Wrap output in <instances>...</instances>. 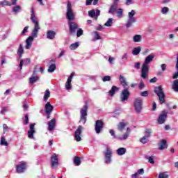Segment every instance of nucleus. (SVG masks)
I'll return each instance as SVG.
<instances>
[{
  "mask_svg": "<svg viewBox=\"0 0 178 178\" xmlns=\"http://www.w3.org/2000/svg\"><path fill=\"white\" fill-rule=\"evenodd\" d=\"M130 131H131L130 128L128 127L127 129L126 133L124 135L119 136L118 140H127V138H129V136H130Z\"/></svg>",
  "mask_w": 178,
  "mask_h": 178,
  "instance_id": "nucleus-21",
  "label": "nucleus"
},
{
  "mask_svg": "<svg viewBox=\"0 0 178 178\" xmlns=\"http://www.w3.org/2000/svg\"><path fill=\"white\" fill-rule=\"evenodd\" d=\"M51 165L53 169H55L56 166H58L59 165V161H58V155H56L55 153L51 156Z\"/></svg>",
  "mask_w": 178,
  "mask_h": 178,
  "instance_id": "nucleus-13",
  "label": "nucleus"
},
{
  "mask_svg": "<svg viewBox=\"0 0 178 178\" xmlns=\"http://www.w3.org/2000/svg\"><path fill=\"white\" fill-rule=\"evenodd\" d=\"M24 52V49H23V44H20L17 50V54L19 58H22L23 53Z\"/></svg>",
  "mask_w": 178,
  "mask_h": 178,
  "instance_id": "nucleus-29",
  "label": "nucleus"
},
{
  "mask_svg": "<svg viewBox=\"0 0 178 178\" xmlns=\"http://www.w3.org/2000/svg\"><path fill=\"white\" fill-rule=\"evenodd\" d=\"M166 119H168V111H163L159 115L157 122L159 123V124H163V123L166 122Z\"/></svg>",
  "mask_w": 178,
  "mask_h": 178,
  "instance_id": "nucleus-9",
  "label": "nucleus"
},
{
  "mask_svg": "<svg viewBox=\"0 0 178 178\" xmlns=\"http://www.w3.org/2000/svg\"><path fill=\"white\" fill-rule=\"evenodd\" d=\"M154 92L159 97V103L161 104H164L165 102V92H163V89L161 86L154 88Z\"/></svg>",
  "mask_w": 178,
  "mask_h": 178,
  "instance_id": "nucleus-4",
  "label": "nucleus"
},
{
  "mask_svg": "<svg viewBox=\"0 0 178 178\" xmlns=\"http://www.w3.org/2000/svg\"><path fill=\"white\" fill-rule=\"evenodd\" d=\"M27 30H29V26H25L21 33L22 35H24V34H26V33H27Z\"/></svg>",
  "mask_w": 178,
  "mask_h": 178,
  "instance_id": "nucleus-53",
  "label": "nucleus"
},
{
  "mask_svg": "<svg viewBox=\"0 0 178 178\" xmlns=\"http://www.w3.org/2000/svg\"><path fill=\"white\" fill-rule=\"evenodd\" d=\"M104 129V122L101 120H98L95 122V130L97 134H99Z\"/></svg>",
  "mask_w": 178,
  "mask_h": 178,
  "instance_id": "nucleus-10",
  "label": "nucleus"
},
{
  "mask_svg": "<svg viewBox=\"0 0 178 178\" xmlns=\"http://www.w3.org/2000/svg\"><path fill=\"white\" fill-rule=\"evenodd\" d=\"M161 70H162L163 72H165V70H166V64H162V65H161Z\"/></svg>",
  "mask_w": 178,
  "mask_h": 178,
  "instance_id": "nucleus-61",
  "label": "nucleus"
},
{
  "mask_svg": "<svg viewBox=\"0 0 178 178\" xmlns=\"http://www.w3.org/2000/svg\"><path fill=\"white\" fill-rule=\"evenodd\" d=\"M134 16H136V10H131V12L128 13V19L125 24L127 29H130V27L133 26V24L137 22V19Z\"/></svg>",
  "mask_w": 178,
  "mask_h": 178,
  "instance_id": "nucleus-3",
  "label": "nucleus"
},
{
  "mask_svg": "<svg viewBox=\"0 0 178 178\" xmlns=\"http://www.w3.org/2000/svg\"><path fill=\"white\" fill-rule=\"evenodd\" d=\"M73 77H74V72H72L68 77L65 87L66 88V90H67V91H69V90H72V80H73Z\"/></svg>",
  "mask_w": 178,
  "mask_h": 178,
  "instance_id": "nucleus-15",
  "label": "nucleus"
},
{
  "mask_svg": "<svg viewBox=\"0 0 178 178\" xmlns=\"http://www.w3.org/2000/svg\"><path fill=\"white\" fill-rule=\"evenodd\" d=\"M55 35H56V33L54 31H49L47 33V38H49V40H54L55 38Z\"/></svg>",
  "mask_w": 178,
  "mask_h": 178,
  "instance_id": "nucleus-24",
  "label": "nucleus"
},
{
  "mask_svg": "<svg viewBox=\"0 0 178 178\" xmlns=\"http://www.w3.org/2000/svg\"><path fill=\"white\" fill-rule=\"evenodd\" d=\"M113 60H115V58L110 56L109 58H108V62L110 63H113Z\"/></svg>",
  "mask_w": 178,
  "mask_h": 178,
  "instance_id": "nucleus-62",
  "label": "nucleus"
},
{
  "mask_svg": "<svg viewBox=\"0 0 178 178\" xmlns=\"http://www.w3.org/2000/svg\"><path fill=\"white\" fill-rule=\"evenodd\" d=\"M111 76H105L103 77L102 80L104 82L105 81H111Z\"/></svg>",
  "mask_w": 178,
  "mask_h": 178,
  "instance_id": "nucleus-49",
  "label": "nucleus"
},
{
  "mask_svg": "<svg viewBox=\"0 0 178 178\" xmlns=\"http://www.w3.org/2000/svg\"><path fill=\"white\" fill-rule=\"evenodd\" d=\"M94 34V38L95 40H101V36L99 35V33H98L97 31H95L93 32Z\"/></svg>",
  "mask_w": 178,
  "mask_h": 178,
  "instance_id": "nucleus-43",
  "label": "nucleus"
},
{
  "mask_svg": "<svg viewBox=\"0 0 178 178\" xmlns=\"http://www.w3.org/2000/svg\"><path fill=\"white\" fill-rule=\"evenodd\" d=\"M48 130H49V131H52V130L55 129V119H52L51 121H49L48 123Z\"/></svg>",
  "mask_w": 178,
  "mask_h": 178,
  "instance_id": "nucleus-25",
  "label": "nucleus"
},
{
  "mask_svg": "<svg viewBox=\"0 0 178 178\" xmlns=\"http://www.w3.org/2000/svg\"><path fill=\"white\" fill-rule=\"evenodd\" d=\"M141 40H143L141 35H135L133 38L134 42H140Z\"/></svg>",
  "mask_w": 178,
  "mask_h": 178,
  "instance_id": "nucleus-28",
  "label": "nucleus"
},
{
  "mask_svg": "<svg viewBox=\"0 0 178 178\" xmlns=\"http://www.w3.org/2000/svg\"><path fill=\"white\" fill-rule=\"evenodd\" d=\"M159 178H169V175L167 172H160Z\"/></svg>",
  "mask_w": 178,
  "mask_h": 178,
  "instance_id": "nucleus-40",
  "label": "nucleus"
},
{
  "mask_svg": "<svg viewBox=\"0 0 178 178\" xmlns=\"http://www.w3.org/2000/svg\"><path fill=\"white\" fill-rule=\"evenodd\" d=\"M31 20L32 23H33L34 27L32 31V36H29L26 40V49H30V48H31V45H33V41L34 40V38H37L38 31L41 30V27L40 26V22H38V19H37V17H35V13L34 12V9L33 8H31Z\"/></svg>",
  "mask_w": 178,
  "mask_h": 178,
  "instance_id": "nucleus-1",
  "label": "nucleus"
},
{
  "mask_svg": "<svg viewBox=\"0 0 178 178\" xmlns=\"http://www.w3.org/2000/svg\"><path fill=\"white\" fill-rule=\"evenodd\" d=\"M35 126V124H30V130L28 131V137L29 138H34V133H35V130H34V127Z\"/></svg>",
  "mask_w": 178,
  "mask_h": 178,
  "instance_id": "nucleus-18",
  "label": "nucleus"
},
{
  "mask_svg": "<svg viewBox=\"0 0 178 178\" xmlns=\"http://www.w3.org/2000/svg\"><path fill=\"white\" fill-rule=\"evenodd\" d=\"M131 177L132 178H137V177H138V173L136 172L135 174H133L131 175Z\"/></svg>",
  "mask_w": 178,
  "mask_h": 178,
  "instance_id": "nucleus-64",
  "label": "nucleus"
},
{
  "mask_svg": "<svg viewBox=\"0 0 178 178\" xmlns=\"http://www.w3.org/2000/svg\"><path fill=\"white\" fill-rule=\"evenodd\" d=\"M172 89L176 92H178V79H176L173 81Z\"/></svg>",
  "mask_w": 178,
  "mask_h": 178,
  "instance_id": "nucleus-32",
  "label": "nucleus"
},
{
  "mask_svg": "<svg viewBox=\"0 0 178 178\" xmlns=\"http://www.w3.org/2000/svg\"><path fill=\"white\" fill-rule=\"evenodd\" d=\"M112 24H113V19L109 18L107 20V22L104 24V26H106V27H111Z\"/></svg>",
  "mask_w": 178,
  "mask_h": 178,
  "instance_id": "nucleus-36",
  "label": "nucleus"
},
{
  "mask_svg": "<svg viewBox=\"0 0 178 178\" xmlns=\"http://www.w3.org/2000/svg\"><path fill=\"white\" fill-rule=\"evenodd\" d=\"M109 133L111 134V136H112V137H113V138H116V136L115 135V131L113 129H111L109 131Z\"/></svg>",
  "mask_w": 178,
  "mask_h": 178,
  "instance_id": "nucleus-56",
  "label": "nucleus"
},
{
  "mask_svg": "<svg viewBox=\"0 0 178 178\" xmlns=\"http://www.w3.org/2000/svg\"><path fill=\"white\" fill-rule=\"evenodd\" d=\"M49 97H51V92L49 90V89L46 90V91L44 92V97H43V100L47 102L48 101V98H49Z\"/></svg>",
  "mask_w": 178,
  "mask_h": 178,
  "instance_id": "nucleus-27",
  "label": "nucleus"
},
{
  "mask_svg": "<svg viewBox=\"0 0 178 178\" xmlns=\"http://www.w3.org/2000/svg\"><path fill=\"white\" fill-rule=\"evenodd\" d=\"M104 158H105V163H111V158H112V149L109 148L108 147H106V151L104 152Z\"/></svg>",
  "mask_w": 178,
  "mask_h": 178,
  "instance_id": "nucleus-8",
  "label": "nucleus"
},
{
  "mask_svg": "<svg viewBox=\"0 0 178 178\" xmlns=\"http://www.w3.org/2000/svg\"><path fill=\"white\" fill-rule=\"evenodd\" d=\"M117 17H123V9L119 8L117 10Z\"/></svg>",
  "mask_w": 178,
  "mask_h": 178,
  "instance_id": "nucleus-38",
  "label": "nucleus"
},
{
  "mask_svg": "<svg viewBox=\"0 0 178 178\" xmlns=\"http://www.w3.org/2000/svg\"><path fill=\"white\" fill-rule=\"evenodd\" d=\"M13 12H18V10H20V6H16L13 8Z\"/></svg>",
  "mask_w": 178,
  "mask_h": 178,
  "instance_id": "nucleus-57",
  "label": "nucleus"
},
{
  "mask_svg": "<svg viewBox=\"0 0 178 178\" xmlns=\"http://www.w3.org/2000/svg\"><path fill=\"white\" fill-rule=\"evenodd\" d=\"M82 131H83V126L79 125L74 134V137H75L76 141H81Z\"/></svg>",
  "mask_w": 178,
  "mask_h": 178,
  "instance_id": "nucleus-14",
  "label": "nucleus"
},
{
  "mask_svg": "<svg viewBox=\"0 0 178 178\" xmlns=\"http://www.w3.org/2000/svg\"><path fill=\"white\" fill-rule=\"evenodd\" d=\"M144 87H145V84L144 83V82L141 81L139 83V89L143 90V88H144Z\"/></svg>",
  "mask_w": 178,
  "mask_h": 178,
  "instance_id": "nucleus-55",
  "label": "nucleus"
},
{
  "mask_svg": "<svg viewBox=\"0 0 178 178\" xmlns=\"http://www.w3.org/2000/svg\"><path fill=\"white\" fill-rule=\"evenodd\" d=\"M94 0H86V6H89V5H91L92 3V1H93Z\"/></svg>",
  "mask_w": 178,
  "mask_h": 178,
  "instance_id": "nucleus-60",
  "label": "nucleus"
},
{
  "mask_svg": "<svg viewBox=\"0 0 178 178\" xmlns=\"http://www.w3.org/2000/svg\"><path fill=\"white\" fill-rule=\"evenodd\" d=\"M140 52H141V47H135L132 51L133 55H138Z\"/></svg>",
  "mask_w": 178,
  "mask_h": 178,
  "instance_id": "nucleus-35",
  "label": "nucleus"
},
{
  "mask_svg": "<svg viewBox=\"0 0 178 178\" xmlns=\"http://www.w3.org/2000/svg\"><path fill=\"white\" fill-rule=\"evenodd\" d=\"M88 15H89L90 17H95V10H90V11L88 12Z\"/></svg>",
  "mask_w": 178,
  "mask_h": 178,
  "instance_id": "nucleus-47",
  "label": "nucleus"
},
{
  "mask_svg": "<svg viewBox=\"0 0 178 178\" xmlns=\"http://www.w3.org/2000/svg\"><path fill=\"white\" fill-rule=\"evenodd\" d=\"M68 26L70 34H74V33H76V30L79 29V25L73 22H68Z\"/></svg>",
  "mask_w": 178,
  "mask_h": 178,
  "instance_id": "nucleus-16",
  "label": "nucleus"
},
{
  "mask_svg": "<svg viewBox=\"0 0 178 178\" xmlns=\"http://www.w3.org/2000/svg\"><path fill=\"white\" fill-rule=\"evenodd\" d=\"M140 143H142L143 144H147V143H148V138H145V136H143L140 139Z\"/></svg>",
  "mask_w": 178,
  "mask_h": 178,
  "instance_id": "nucleus-48",
  "label": "nucleus"
},
{
  "mask_svg": "<svg viewBox=\"0 0 178 178\" xmlns=\"http://www.w3.org/2000/svg\"><path fill=\"white\" fill-rule=\"evenodd\" d=\"M27 168V163L26 162H20L19 165L16 166V170L17 173H23Z\"/></svg>",
  "mask_w": 178,
  "mask_h": 178,
  "instance_id": "nucleus-12",
  "label": "nucleus"
},
{
  "mask_svg": "<svg viewBox=\"0 0 178 178\" xmlns=\"http://www.w3.org/2000/svg\"><path fill=\"white\" fill-rule=\"evenodd\" d=\"M154 58L155 54H151L145 58L141 69L142 79H147V77H148V72H149V65L154 60Z\"/></svg>",
  "mask_w": 178,
  "mask_h": 178,
  "instance_id": "nucleus-2",
  "label": "nucleus"
},
{
  "mask_svg": "<svg viewBox=\"0 0 178 178\" xmlns=\"http://www.w3.org/2000/svg\"><path fill=\"white\" fill-rule=\"evenodd\" d=\"M129 124L127 122H125L124 120H122V122H120L117 125V129L118 131H123L124 130V128Z\"/></svg>",
  "mask_w": 178,
  "mask_h": 178,
  "instance_id": "nucleus-17",
  "label": "nucleus"
},
{
  "mask_svg": "<svg viewBox=\"0 0 178 178\" xmlns=\"http://www.w3.org/2000/svg\"><path fill=\"white\" fill-rule=\"evenodd\" d=\"M24 124H29V114L25 115V119L24 120Z\"/></svg>",
  "mask_w": 178,
  "mask_h": 178,
  "instance_id": "nucleus-50",
  "label": "nucleus"
},
{
  "mask_svg": "<svg viewBox=\"0 0 178 178\" xmlns=\"http://www.w3.org/2000/svg\"><path fill=\"white\" fill-rule=\"evenodd\" d=\"M128 58H129V54H127V53L124 54L123 56H122V59L123 60H127Z\"/></svg>",
  "mask_w": 178,
  "mask_h": 178,
  "instance_id": "nucleus-54",
  "label": "nucleus"
},
{
  "mask_svg": "<svg viewBox=\"0 0 178 178\" xmlns=\"http://www.w3.org/2000/svg\"><path fill=\"white\" fill-rule=\"evenodd\" d=\"M167 147H168V145H166V140H162L161 143L159 144V149L162 151Z\"/></svg>",
  "mask_w": 178,
  "mask_h": 178,
  "instance_id": "nucleus-23",
  "label": "nucleus"
},
{
  "mask_svg": "<svg viewBox=\"0 0 178 178\" xmlns=\"http://www.w3.org/2000/svg\"><path fill=\"white\" fill-rule=\"evenodd\" d=\"M169 12V8L168 7H164L161 9V13L163 15H166Z\"/></svg>",
  "mask_w": 178,
  "mask_h": 178,
  "instance_id": "nucleus-45",
  "label": "nucleus"
},
{
  "mask_svg": "<svg viewBox=\"0 0 178 178\" xmlns=\"http://www.w3.org/2000/svg\"><path fill=\"white\" fill-rule=\"evenodd\" d=\"M136 173H138V175H144V169H139Z\"/></svg>",
  "mask_w": 178,
  "mask_h": 178,
  "instance_id": "nucleus-58",
  "label": "nucleus"
},
{
  "mask_svg": "<svg viewBox=\"0 0 178 178\" xmlns=\"http://www.w3.org/2000/svg\"><path fill=\"white\" fill-rule=\"evenodd\" d=\"M118 90H119V88L116 86H112L111 90L108 92L111 97H113V95H115V92H116V91H118Z\"/></svg>",
  "mask_w": 178,
  "mask_h": 178,
  "instance_id": "nucleus-30",
  "label": "nucleus"
},
{
  "mask_svg": "<svg viewBox=\"0 0 178 178\" xmlns=\"http://www.w3.org/2000/svg\"><path fill=\"white\" fill-rule=\"evenodd\" d=\"M118 10V3L114 1L113 4L110 6L108 10V13L110 15H115V13Z\"/></svg>",
  "mask_w": 178,
  "mask_h": 178,
  "instance_id": "nucleus-19",
  "label": "nucleus"
},
{
  "mask_svg": "<svg viewBox=\"0 0 178 178\" xmlns=\"http://www.w3.org/2000/svg\"><path fill=\"white\" fill-rule=\"evenodd\" d=\"M38 81V76H32L29 79V83L31 84H34L35 81Z\"/></svg>",
  "mask_w": 178,
  "mask_h": 178,
  "instance_id": "nucleus-39",
  "label": "nucleus"
},
{
  "mask_svg": "<svg viewBox=\"0 0 178 178\" xmlns=\"http://www.w3.org/2000/svg\"><path fill=\"white\" fill-rule=\"evenodd\" d=\"M79 45H80V44H79V42L72 44L70 46V49H71L72 51H74V49H77V48H79Z\"/></svg>",
  "mask_w": 178,
  "mask_h": 178,
  "instance_id": "nucleus-34",
  "label": "nucleus"
},
{
  "mask_svg": "<svg viewBox=\"0 0 178 178\" xmlns=\"http://www.w3.org/2000/svg\"><path fill=\"white\" fill-rule=\"evenodd\" d=\"M140 65H141V63H136L135 64V69H140Z\"/></svg>",
  "mask_w": 178,
  "mask_h": 178,
  "instance_id": "nucleus-63",
  "label": "nucleus"
},
{
  "mask_svg": "<svg viewBox=\"0 0 178 178\" xmlns=\"http://www.w3.org/2000/svg\"><path fill=\"white\" fill-rule=\"evenodd\" d=\"M66 17L69 22H73L75 19L74 13H73V10L72 9V3L70 1H67V3Z\"/></svg>",
  "mask_w": 178,
  "mask_h": 178,
  "instance_id": "nucleus-6",
  "label": "nucleus"
},
{
  "mask_svg": "<svg viewBox=\"0 0 178 178\" xmlns=\"http://www.w3.org/2000/svg\"><path fill=\"white\" fill-rule=\"evenodd\" d=\"M154 156H146V159H148V162L152 164L155 163V161H154Z\"/></svg>",
  "mask_w": 178,
  "mask_h": 178,
  "instance_id": "nucleus-42",
  "label": "nucleus"
},
{
  "mask_svg": "<svg viewBox=\"0 0 178 178\" xmlns=\"http://www.w3.org/2000/svg\"><path fill=\"white\" fill-rule=\"evenodd\" d=\"M124 89L122 90L120 95L121 102H124V101H127L129 99V97H130V92L127 90V88H124Z\"/></svg>",
  "mask_w": 178,
  "mask_h": 178,
  "instance_id": "nucleus-11",
  "label": "nucleus"
},
{
  "mask_svg": "<svg viewBox=\"0 0 178 178\" xmlns=\"http://www.w3.org/2000/svg\"><path fill=\"white\" fill-rule=\"evenodd\" d=\"M116 152L118 155H119L120 156H122V155H124V154H126L127 150H126V148L124 147H120L116 150Z\"/></svg>",
  "mask_w": 178,
  "mask_h": 178,
  "instance_id": "nucleus-26",
  "label": "nucleus"
},
{
  "mask_svg": "<svg viewBox=\"0 0 178 178\" xmlns=\"http://www.w3.org/2000/svg\"><path fill=\"white\" fill-rule=\"evenodd\" d=\"M83 29H79L77 32H76V37H81V35H83Z\"/></svg>",
  "mask_w": 178,
  "mask_h": 178,
  "instance_id": "nucleus-46",
  "label": "nucleus"
},
{
  "mask_svg": "<svg viewBox=\"0 0 178 178\" xmlns=\"http://www.w3.org/2000/svg\"><path fill=\"white\" fill-rule=\"evenodd\" d=\"M1 145H5L6 147H8L9 144L8 143V141H6V139H5V137L2 136L1 138Z\"/></svg>",
  "mask_w": 178,
  "mask_h": 178,
  "instance_id": "nucleus-37",
  "label": "nucleus"
},
{
  "mask_svg": "<svg viewBox=\"0 0 178 178\" xmlns=\"http://www.w3.org/2000/svg\"><path fill=\"white\" fill-rule=\"evenodd\" d=\"M144 137L146 138H149V137H151V129H146Z\"/></svg>",
  "mask_w": 178,
  "mask_h": 178,
  "instance_id": "nucleus-41",
  "label": "nucleus"
},
{
  "mask_svg": "<svg viewBox=\"0 0 178 178\" xmlns=\"http://www.w3.org/2000/svg\"><path fill=\"white\" fill-rule=\"evenodd\" d=\"M99 15H101V10H96V12H95V20H97L98 16H99Z\"/></svg>",
  "mask_w": 178,
  "mask_h": 178,
  "instance_id": "nucleus-51",
  "label": "nucleus"
},
{
  "mask_svg": "<svg viewBox=\"0 0 178 178\" xmlns=\"http://www.w3.org/2000/svg\"><path fill=\"white\" fill-rule=\"evenodd\" d=\"M119 80L121 83V85L122 86V87L124 88H126V87H127V86H129V84L127 83V81H126L125 77L123 76V75H120Z\"/></svg>",
  "mask_w": 178,
  "mask_h": 178,
  "instance_id": "nucleus-22",
  "label": "nucleus"
},
{
  "mask_svg": "<svg viewBox=\"0 0 178 178\" xmlns=\"http://www.w3.org/2000/svg\"><path fill=\"white\" fill-rule=\"evenodd\" d=\"M88 109V104H87V102H86L85 105L80 111L81 118H80L79 122L83 124H85L86 122H87V110Z\"/></svg>",
  "mask_w": 178,
  "mask_h": 178,
  "instance_id": "nucleus-5",
  "label": "nucleus"
},
{
  "mask_svg": "<svg viewBox=\"0 0 178 178\" xmlns=\"http://www.w3.org/2000/svg\"><path fill=\"white\" fill-rule=\"evenodd\" d=\"M44 109L47 115H51L54 111V106L51 105L50 102H47L44 106Z\"/></svg>",
  "mask_w": 178,
  "mask_h": 178,
  "instance_id": "nucleus-20",
  "label": "nucleus"
},
{
  "mask_svg": "<svg viewBox=\"0 0 178 178\" xmlns=\"http://www.w3.org/2000/svg\"><path fill=\"white\" fill-rule=\"evenodd\" d=\"M74 163L76 166H80L81 165V161L80 160V157L74 156Z\"/></svg>",
  "mask_w": 178,
  "mask_h": 178,
  "instance_id": "nucleus-31",
  "label": "nucleus"
},
{
  "mask_svg": "<svg viewBox=\"0 0 178 178\" xmlns=\"http://www.w3.org/2000/svg\"><path fill=\"white\" fill-rule=\"evenodd\" d=\"M1 5H5L7 6H12V3H9V1L6 0H3V1L0 2Z\"/></svg>",
  "mask_w": 178,
  "mask_h": 178,
  "instance_id": "nucleus-44",
  "label": "nucleus"
},
{
  "mask_svg": "<svg viewBox=\"0 0 178 178\" xmlns=\"http://www.w3.org/2000/svg\"><path fill=\"white\" fill-rule=\"evenodd\" d=\"M134 106L136 113H141V111L143 110V99L140 97L136 98Z\"/></svg>",
  "mask_w": 178,
  "mask_h": 178,
  "instance_id": "nucleus-7",
  "label": "nucleus"
},
{
  "mask_svg": "<svg viewBox=\"0 0 178 178\" xmlns=\"http://www.w3.org/2000/svg\"><path fill=\"white\" fill-rule=\"evenodd\" d=\"M126 5H133V0H126Z\"/></svg>",
  "mask_w": 178,
  "mask_h": 178,
  "instance_id": "nucleus-59",
  "label": "nucleus"
},
{
  "mask_svg": "<svg viewBox=\"0 0 178 178\" xmlns=\"http://www.w3.org/2000/svg\"><path fill=\"white\" fill-rule=\"evenodd\" d=\"M141 97H148V91L145 90L140 93Z\"/></svg>",
  "mask_w": 178,
  "mask_h": 178,
  "instance_id": "nucleus-52",
  "label": "nucleus"
},
{
  "mask_svg": "<svg viewBox=\"0 0 178 178\" xmlns=\"http://www.w3.org/2000/svg\"><path fill=\"white\" fill-rule=\"evenodd\" d=\"M55 70H56V65L55 64L50 65L48 68L49 73H53Z\"/></svg>",
  "mask_w": 178,
  "mask_h": 178,
  "instance_id": "nucleus-33",
  "label": "nucleus"
}]
</instances>
